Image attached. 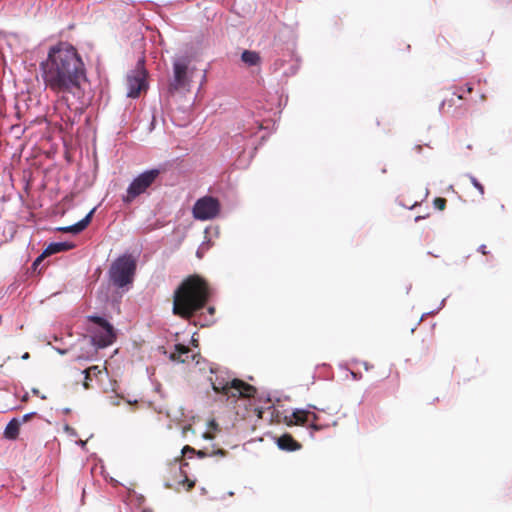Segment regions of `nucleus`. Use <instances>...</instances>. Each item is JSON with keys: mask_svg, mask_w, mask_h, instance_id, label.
I'll use <instances>...</instances> for the list:
<instances>
[{"mask_svg": "<svg viewBox=\"0 0 512 512\" xmlns=\"http://www.w3.org/2000/svg\"><path fill=\"white\" fill-rule=\"evenodd\" d=\"M45 89L57 97L59 104L70 108V98H80L86 68L77 49L67 42L50 47L47 57L40 63Z\"/></svg>", "mask_w": 512, "mask_h": 512, "instance_id": "nucleus-1", "label": "nucleus"}, {"mask_svg": "<svg viewBox=\"0 0 512 512\" xmlns=\"http://www.w3.org/2000/svg\"><path fill=\"white\" fill-rule=\"evenodd\" d=\"M211 295L212 290L206 279L198 274L189 275L174 290L172 312L190 320L206 306Z\"/></svg>", "mask_w": 512, "mask_h": 512, "instance_id": "nucleus-2", "label": "nucleus"}, {"mask_svg": "<svg viewBox=\"0 0 512 512\" xmlns=\"http://www.w3.org/2000/svg\"><path fill=\"white\" fill-rule=\"evenodd\" d=\"M212 389L217 393L226 397L227 400L250 399L253 398L257 389L244 382L243 380L225 379L222 376H216L215 379L210 378Z\"/></svg>", "mask_w": 512, "mask_h": 512, "instance_id": "nucleus-3", "label": "nucleus"}, {"mask_svg": "<svg viewBox=\"0 0 512 512\" xmlns=\"http://www.w3.org/2000/svg\"><path fill=\"white\" fill-rule=\"evenodd\" d=\"M135 271V259L131 255H122L110 267V280L115 286L122 288L132 282Z\"/></svg>", "mask_w": 512, "mask_h": 512, "instance_id": "nucleus-4", "label": "nucleus"}, {"mask_svg": "<svg viewBox=\"0 0 512 512\" xmlns=\"http://www.w3.org/2000/svg\"><path fill=\"white\" fill-rule=\"evenodd\" d=\"M160 171L158 169H151L141 173L137 176L127 188V194L124 196V202H131L139 195L146 192V190L155 182L158 178Z\"/></svg>", "mask_w": 512, "mask_h": 512, "instance_id": "nucleus-5", "label": "nucleus"}, {"mask_svg": "<svg viewBox=\"0 0 512 512\" xmlns=\"http://www.w3.org/2000/svg\"><path fill=\"white\" fill-rule=\"evenodd\" d=\"M219 212L220 202L212 196L198 199L192 209L193 217L201 221L213 219L218 216Z\"/></svg>", "mask_w": 512, "mask_h": 512, "instance_id": "nucleus-6", "label": "nucleus"}, {"mask_svg": "<svg viewBox=\"0 0 512 512\" xmlns=\"http://www.w3.org/2000/svg\"><path fill=\"white\" fill-rule=\"evenodd\" d=\"M188 65L189 61L186 58H179L173 62V78L169 83V92L174 93L188 89L190 85Z\"/></svg>", "mask_w": 512, "mask_h": 512, "instance_id": "nucleus-7", "label": "nucleus"}, {"mask_svg": "<svg viewBox=\"0 0 512 512\" xmlns=\"http://www.w3.org/2000/svg\"><path fill=\"white\" fill-rule=\"evenodd\" d=\"M88 319L97 324L100 328V331L93 336L94 344L100 348L111 345L116 338L113 326L107 320L99 316H89Z\"/></svg>", "mask_w": 512, "mask_h": 512, "instance_id": "nucleus-8", "label": "nucleus"}, {"mask_svg": "<svg viewBox=\"0 0 512 512\" xmlns=\"http://www.w3.org/2000/svg\"><path fill=\"white\" fill-rule=\"evenodd\" d=\"M146 77V70L142 63L139 62L137 69L129 74L126 79L128 97L137 98L141 91H145L147 89Z\"/></svg>", "mask_w": 512, "mask_h": 512, "instance_id": "nucleus-9", "label": "nucleus"}, {"mask_svg": "<svg viewBox=\"0 0 512 512\" xmlns=\"http://www.w3.org/2000/svg\"><path fill=\"white\" fill-rule=\"evenodd\" d=\"M318 416L310 411L297 409L291 416H285L284 423L287 426L299 425L304 426L306 424L314 431H319L324 428L323 425L318 424Z\"/></svg>", "mask_w": 512, "mask_h": 512, "instance_id": "nucleus-10", "label": "nucleus"}, {"mask_svg": "<svg viewBox=\"0 0 512 512\" xmlns=\"http://www.w3.org/2000/svg\"><path fill=\"white\" fill-rule=\"evenodd\" d=\"M107 372L106 367L101 368L98 365H93L88 367L87 369L83 370L82 373L84 374V381H83V387L85 389H90L93 387L92 382L93 380H100V376Z\"/></svg>", "mask_w": 512, "mask_h": 512, "instance_id": "nucleus-11", "label": "nucleus"}, {"mask_svg": "<svg viewBox=\"0 0 512 512\" xmlns=\"http://www.w3.org/2000/svg\"><path fill=\"white\" fill-rule=\"evenodd\" d=\"M179 475L182 479L167 483V487L176 491H190L195 486V481L188 478L187 474L179 468Z\"/></svg>", "mask_w": 512, "mask_h": 512, "instance_id": "nucleus-12", "label": "nucleus"}, {"mask_svg": "<svg viewBox=\"0 0 512 512\" xmlns=\"http://www.w3.org/2000/svg\"><path fill=\"white\" fill-rule=\"evenodd\" d=\"M190 357L194 359V355H191L190 348L183 344L175 345V349L170 355L171 360L178 361L180 363L189 362Z\"/></svg>", "mask_w": 512, "mask_h": 512, "instance_id": "nucleus-13", "label": "nucleus"}, {"mask_svg": "<svg viewBox=\"0 0 512 512\" xmlns=\"http://www.w3.org/2000/svg\"><path fill=\"white\" fill-rule=\"evenodd\" d=\"M93 213H94V209H92L82 220H80L76 224L67 226V227H61V228H58V230L61 232H64V233L77 234V233L83 231L89 225V223L91 222Z\"/></svg>", "mask_w": 512, "mask_h": 512, "instance_id": "nucleus-14", "label": "nucleus"}, {"mask_svg": "<svg viewBox=\"0 0 512 512\" xmlns=\"http://www.w3.org/2000/svg\"><path fill=\"white\" fill-rule=\"evenodd\" d=\"M277 445L281 450L296 451L301 445L290 435L284 434L277 439Z\"/></svg>", "mask_w": 512, "mask_h": 512, "instance_id": "nucleus-15", "label": "nucleus"}, {"mask_svg": "<svg viewBox=\"0 0 512 512\" xmlns=\"http://www.w3.org/2000/svg\"><path fill=\"white\" fill-rule=\"evenodd\" d=\"M20 425L19 419H11L4 430V437L8 440H16L19 436Z\"/></svg>", "mask_w": 512, "mask_h": 512, "instance_id": "nucleus-16", "label": "nucleus"}, {"mask_svg": "<svg viewBox=\"0 0 512 512\" xmlns=\"http://www.w3.org/2000/svg\"><path fill=\"white\" fill-rule=\"evenodd\" d=\"M74 247L73 244L68 242L51 243L44 250V255H52L61 251H67Z\"/></svg>", "mask_w": 512, "mask_h": 512, "instance_id": "nucleus-17", "label": "nucleus"}, {"mask_svg": "<svg viewBox=\"0 0 512 512\" xmlns=\"http://www.w3.org/2000/svg\"><path fill=\"white\" fill-rule=\"evenodd\" d=\"M241 60L248 66H256L260 63L261 58L258 52L245 50L241 55Z\"/></svg>", "mask_w": 512, "mask_h": 512, "instance_id": "nucleus-18", "label": "nucleus"}, {"mask_svg": "<svg viewBox=\"0 0 512 512\" xmlns=\"http://www.w3.org/2000/svg\"><path fill=\"white\" fill-rule=\"evenodd\" d=\"M469 179H470V182L472 183V185L479 191L481 197H483L485 194L484 186L474 176L470 175Z\"/></svg>", "mask_w": 512, "mask_h": 512, "instance_id": "nucleus-19", "label": "nucleus"}, {"mask_svg": "<svg viewBox=\"0 0 512 512\" xmlns=\"http://www.w3.org/2000/svg\"><path fill=\"white\" fill-rule=\"evenodd\" d=\"M446 203V199L442 197H437L433 201L434 207L440 211H443L446 208Z\"/></svg>", "mask_w": 512, "mask_h": 512, "instance_id": "nucleus-20", "label": "nucleus"}, {"mask_svg": "<svg viewBox=\"0 0 512 512\" xmlns=\"http://www.w3.org/2000/svg\"><path fill=\"white\" fill-rule=\"evenodd\" d=\"M464 88L460 87V88H457L456 92L453 93L454 96L457 97V99L459 100H462L464 99Z\"/></svg>", "mask_w": 512, "mask_h": 512, "instance_id": "nucleus-21", "label": "nucleus"}, {"mask_svg": "<svg viewBox=\"0 0 512 512\" xmlns=\"http://www.w3.org/2000/svg\"><path fill=\"white\" fill-rule=\"evenodd\" d=\"M35 415H36V413H35V412L25 414V415L22 417V419L20 420V422H21V423H26V422H28L29 420H31Z\"/></svg>", "mask_w": 512, "mask_h": 512, "instance_id": "nucleus-22", "label": "nucleus"}, {"mask_svg": "<svg viewBox=\"0 0 512 512\" xmlns=\"http://www.w3.org/2000/svg\"><path fill=\"white\" fill-rule=\"evenodd\" d=\"M48 256H49V255H44V252H43L39 257H37V258H36V260H35V261H34V263H33V266H34V267H35V266H37L38 264H40V263H41V261H42L45 257H48Z\"/></svg>", "mask_w": 512, "mask_h": 512, "instance_id": "nucleus-23", "label": "nucleus"}, {"mask_svg": "<svg viewBox=\"0 0 512 512\" xmlns=\"http://www.w3.org/2000/svg\"><path fill=\"white\" fill-rule=\"evenodd\" d=\"M187 452H190V453H195V449L186 445L183 449H182V454L185 455Z\"/></svg>", "mask_w": 512, "mask_h": 512, "instance_id": "nucleus-24", "label": "nucleus"}, {"mask_svg": "<svg viewBox=\"0 0 512 512\" xmlns=\"http://www.w3.org/2000/svg\"><path fill=\"white\" fill-rule=\"evenodd\" d=\"M227 452L223 449H218L216 451H213V455H219V456H225Z\"/></svg>", "mask_w": 512, "mask_h": 512, "instance_id": "nucleus-25", "label": "nucleus"}, {"mask_svg": "<svg viewBox=\"0 0 512 512\" xmlns=\"http://www.w3.org/2000/svg\"><path fill=\"white\" fill-rule=\"evenodd\" d=\"M479 252H481L483 255H487L489 252L487 251L486 245H481L478 249Z\"/></svg>", "mask_w": 512, "mask_h": 512, "instance_id": "nucleus-26", "label": "nucleus"}, {"mask_svg": "<svg viewBox=\"0 0 512 512\" xmlns=\"http://www.w3.org/2000/svg\"><path fill=\"white\" fill-rule=\"evenodd\" d=\"M464 91H466V92H467V93H469V94H470V93H472V92H473V87H472V85H471L470 83H467V84L465 85Z\"/></svg>", "mask_w": 512, "mask_h": 512, "instance_id": "nucleus-27", "label": "nucleus"}, {"mask_svg": "<svg viewBox=\"0 0 512 512\" xmlns=\"http://www.w3.org/2000/svg\"><path fill=\"white\" fill-rule=\"evenodd\" d=\"M254 412L257 414L259 418H262L263 410L261 408H255Z\"/></svg>", "mask_w": 512, "mask_h": 512, "instance_id": "nucleus-28", "label": "nucleus"}, {"mask_svg": "<svg viewBox=\"0 0 512 512\" xmlns=\"http://www.w3.org/2000/svg\"><path fill=\"white\" fill-rule=\"evenodd\" d=\"M207 311H208V313L210 315H214L215 314V308L213 306L208 307Z\"/></svg>", "mask_w": 512, "mask_h": 512, "instance_id": "nucleus-29", "label": "nucleus"}, {"mask_svg": "<svg viewBox=\"0 0 512 512\" xmlns=\"http://www.w3.org/2000/svg\"><path fill=\"white\" fill-rule=\"evenodd\" d=\"M197 455L200 457V458H204L206 456V453L204 451H198L197 452Z\"/></svg>", "mask_w": 512, "mask_h": 512, "instance_id": "nucleus-30", "label": "nucleus"}, {"mask_svg": "<svg viewBox=\"0 0 512 512\" xmlns=\"http://www.w3.org/2000/svg\"><path fill=\"white\" fill-rule=\"evenodd\" d=\"M29 357H30V355H29V353H28V352H26V353H24V354L22 355V359H24V360L28 359Z\"/></svg>", "mask_w": 512, "mask_h": 512, "instance_id": "nucleus-31", "label": "nucleus"}, {"mask_svg": "<svg viewBox=\"0 0 512 512\" xmlns=\"http://www.w3.org/2000/svg\"><path fill=\"white\" fill-rule=\"evenodd\" d=\"M452 101H453V99L443 101V106L446 105L447 103L450 104Z\"/></svg>", "mask_w": 512, "mask_h": 512, "instance_id": "nucleus-32", "label": "nucleus"}, {"mask_svg": "<svg viewBox=\"0 0 512 512\" xmlns=\"http://www.w3.org/2000/svg\"><path fill=\"white\" fill-rule=\"evenodd\" d=\"M480 98H481L482 101H485L486 100V95L485 94H481Z\"/></svg>", "mask_w": 512, "mask_h": 512, "instance_id": "nucleus-33", "label": "nucleus"}, {"mask_svg": "<svg viewBox=\"0 0 512 512\" xmlns=\"http://www.w3.org/2000/svg\"><path fill=\"white\" fill-rule=\"evenodd\" d=\"M422 218H423L422 216H417V217L415 218V221L417 222V221H419V220H420V219H422Z\"/></svg>", "mask_w": 512, "mask_h": 512, "instance_id": "nucleus-34", "label": "nucleus"}, {"mask_svg": "<svg viewBox=\"0 0 512 512\" xmlns=\"http://www.w3.org/2000/svg\"><path fill=\"white\" fill-rule=\"evenodd\" d=\"M114 405H119V401H114Z\"/></svg>", "mask_w": 512, "mask_h": 512, "instance_id": "nucleus-35", "label": "nucleus"}, {"mask_svg": "<svg viewBox=\"0 0 512 512\" xmlns=\"http://www.w3.org/2000/svg\"><path fill=\"white\" fill-rule=\"evenodd\" d=\"M182 467H183V463H182V464H180V467H179V468H181V469H182Z\"/></svg>", "mask_w": 512, "mask_h": 512, "instance_id": "nucleus-36", "label": "nucleus"}]
</instances>
